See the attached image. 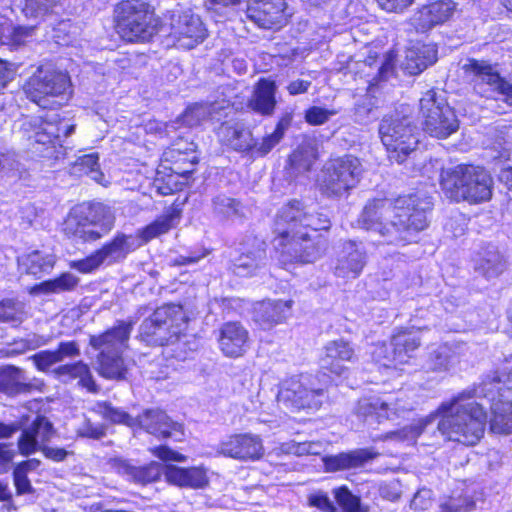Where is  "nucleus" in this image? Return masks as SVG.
Instances as JSON below:
<instances>
[{
	"label": "nucleus",
	"instance_id": "69168bd1",
	"mask_svg": "<svg viewBox=\"0 0 512 512\" xmlns=\"http://www.w3.org/2000/svg\"><path fill=\"white\" fill-rule=\"evenodd\" d=\"M391 351H392V346H391V343H381V344H378L372 355H373V358L375 359V361H377L378 363L382 364L383 366H390L391 364H397L396 363V360H392V357H391Z\"/></svg>",
	"mask_w": 512,
	"mask_h": 512
},
{
	"label": "nucleus",
	"instance_id": "393cba45",
	"mask_svg": "<svg viewBox=\"0 0 512 512\" xmlns=\"http://www.w3.org/2000/svg\"><path fill=\"white\" fill-rule=\"evenodd\" d=\"M457 10L453 0H436L422 6L413 16L412 25L419 32H426L434 26L449 21Z\"/></svg>",
	"mask_w": 512,
	"mask_h": 512
},
{
	"label": "nucleus",
	"instance_id": "412c9836",
	"mask_svg": "<svg viewBox=\"0 0 512 512\" xmlns=\"http://www.w3.org/2000/svg\"><path fill=\"white\" fill-rule=\"evenodd\" d=\"M136 427H140L147 433L157 438H173L177 441L184 435L183 426L174 422L160 409H146L136 417Z\"/></svg>",
	"mask_w": 512,
	"mask_h": 512
},
{
	"label": "nucleus",
	"instance_id": "a211bd4d",
	"mask_svg": "<svg viewBox=\"0 0 512 512\" xmlns=\"http://www.w3.org/2000/svg\"><path fill=\"white\" fill-rule=\"evenodd\" d=\"M217 453L239 461H257L264 455L262 438L252 433H237L224 437L217 445Z\"/></svg>",
	"mask_w": 512,
	"mask_h": 512
},
{
	"label": "nucleus",
	"instance_id": "6e6552de",
	"mask_svg": "<svg viewBox=\"0 0 512 512\" xmlns=\"http://www.w3.org/2000/svg\"><path fill=\"white\" fill-rule=\"evenodd\" d=\"M379 135L389 159L398 164L415 154L420 142L419 128L409 116L384 117L379 124Z\"/></svg>",
	"mask_w": 512,
	"mask_h": 512
},
{
	"label": "nucleus",
	"instance_id": "39448f33",
	"mask_svg": "<svg viewBox=\"0 0 512 512\" xmlns=\"http://www.w3.org/2000/svg\"><path fill=\"white\" fill-rule=\"evenodd\" d=\"M462 69L473 91L486 99L489 109L498 114L512 110V81L502 77L496 66L484 60L467 59Z\"/></svg>",
	"mask_w": 512,
	"mask_h": 512
},
{
	"label": "nucleus",
	"instance_id": "3c124183",
	"mask_svg": "<svg viewBox=\"0 0 512 512\" xmlns=\"http://www.w3.org/2000/svg\"><path fill=\"white\" fill-rule=\"evenodd\" d=\"M172 215L161 217L146 226L140 233L138 239L142 245L151 239L167 233L171 229Z\"/></svg>",
	"mask_w": 512,
	"mask_h": 512
},
{
	"label": "nucleus",
	"instance_id": "f03ea898",
	"mask_svg": "<svg viewBox=\"0 0 512 512\" xmlns=\"http://www.w3.org/2000/svg\"><path fill=\"white\" fill-rule=\"evenodd\" d=\"M478 396L477 388H466L442 402L430 415L431 419L440 417L437 429L446 439L472 446L483 437L487 413L483 404L475 401Z\"/></svg>",
	"mask_w": 512,
	"mask_h": 512
},
{
	"label": "nucleus",
	"instance_id": "f704fd0d",
	"mask_svg": "<svg viewBox=\"0 0 512 512\" xmlns=\"http://www.w3.org/2000/svg\"><path fill=\"white\" fill-rule=\"evenodd\" d=\"M437 61V49L431 44L417 43L409 47L401 61V69L409 75H418Z\"/></svg>",
	"mask_w": 512,
	"mask_h": 512
},
{
	"label": "nucleus",
	"instance_id": "864d4df0",
	"mask_svg": "<svg viewBox=\"0 0 512 512\" xmlns=\"http://www.w3.org/2000/svg\"><path fill=\"white\" fill-rule=\"evenodd\" d=\"M474 507L475 502L468 496H452L440 504L441 512H469Z\"/></svg>",
	"mask_w": 512,
	"mask_h": 512
},
{
	"label": "nucleus",
	"instance_id": "f8f14e48",
	"mask_svg": "<svg viewBox=\"0 0 512 512\" xmlns=\"http://www.w3.org/2000/svg\"><path fill=\"white\" fill-rule=\"evenodd\" d=\"M182 307L167 304L158 307L139 326V338L148 345L163 346L174 342L182 331Z\"/></svg>",
	"mask_w": 512,
	"mask_h": 512
},
{
	"label": "nucleus",
	"instance_id": "dca6fc26",
	"mask_svg": "<svg viewBox=\"0 0 512 512\" xmlns=\"http://www.w3.org/2000/svg\"><path fill=\"white\" fill-rule=\"evenodd\" d=\"M75 131L73 124L56 125L34 117L26 119L22 124L23 137L29 142V146L35 152L43 153L44 150L55 148L56 144L62 146L61 134L67 138Z\"/></svg>",
	"mask_w": 512,
	"mask_h": 512
},
{
	"label": "nucleus",
	"instance_id": "de8ad7c7",
	"mask_svg": "<svg viewBox=\"0 0 512 512\" xmlns=\"http://www.w3.org/2000/svg\"><path fill=\"white\" fill-rule=\"evenodd\" d=\"M98 159L96 153L82 155L76 160L74 169L77 172L89 175L96 182H101L104 175L99 169Z\"/></svg>",
	"mask_w": 512,
	"mask_h": 512
},
{
	"label": "nucleus",
	"instance_id": "f3484780",
	"mask_svg": "<svg viewBox=\"0 0 512 512\" xmlns=\"http://www.w3.org/2000/svg\"><path fill=\"white\" fill-rule=\"evenodd\" d=\"M20 420H23L24 424L20 429L21 435L18 438L17 447L24 457L38 452L42 445H46L57 435L54 424L46 416L37 415L29 422V416L25 415Z\"/></svg>",
	"mask_w": 512,
	"mask_h": 512
},
{
	"label": "nucleus",
	"instance_id": "09e8293b",
	"mask_svg": "<svg viewBox=\"0 0 512 512\" xmlns=\"http://www.w3.org/2000/svg\"><path fill=\"white\" fill-rule=\"evenodd\" d=\"M25 313L23 305L11 299L0 302V322L20 324L23 322Z\"/></svg>",
	"mask_w": 512,
	"mask_h": 512
},
{
	"label": "nucleus",
	"instance_id": "a19ab883",
	"mask_svg": "<svg viewBox=\"0 0 512 512\" xmlns=\"http://www.w3.org/2000/svg\"><path fill=\"white\" fill-rule=\"evenodd\" d=\"M212 212L220 221H229L243 217L242 203L226 194H218L212 198Z\"/></svg>",
	"mask_w": 512,
	"mask_h": 512
},
{
	"label": "nucleus",
	"instance_id": "13d9d810",
	"mask_svg": "<svg viewBox=\"0 0 512 512\" xmlns=\"http://www.w3.org/2000/svg\"><path fill=\"white\" fill-rule=\"evenodd\" d=\"M77 434L83 438L100 440L106 436V426L104 424H95L90 419L85 418L77 429Z\"/></svg>",
	"mask_w": 512,
	"mask_h": 512
},
{
	"label": "nucleus",
	"instance_id": "338daca9",
	"mask_svg": "<svg viewBox=\"0 0 512 512\" xmlns=\"http://www.w3.org/2000/svg\"><path fill=\"white\" fill-rule=\"evenodd\" d=\"M14 457L15 451L12 449V444L0 442V474H5L10 470Z\"/></svg>",
	"mask_w": 512,
	"mask_h": 512
},
{
	"label": "nucleus",
	"instance_id": "7ed1b4c3",
	"mask_svg": "<svg viewBox=\"0 0 512 512\" xmlns=\"http://www.w3.org/2000/svg\"><path fill=\"white\" fill-rule=\"evenodd\" d=\"M440 185L450 200L478 204L490 200L493 180L481 166L459 164L442 169Z\"/></svg>",
	"mask_w": 512,
	"mask_h": 512
},
{
	"label": "nucleus",
	"instance_id": "c756f323",
	"mask_svg": "<svg viewBox=\"0 0 512 512\" xmlns=\"http://www.w3.org/2000/svg\"><path fill=\"white\" fill-rule=\"evenodd\" d=\"M37 388L38 385L26 375L22 368L14 365L0 367V393L8 397H16L29 394Z\"/></svg>",
	"mask_w": 512,
	"mask_h": 512
},
{
	"label": "nucleus",
	"instance_id": "b1692460",
	"mask_svg": "<svg viewBox=\"0 0 512 512\" xmlns=\"http://www.w3.org/2000/svg\"><path fill=\"white\" fill-rule=\"evenodd\" d=\"M356 360L357 355L349 342L344 339L332 340L324 347L320 368L339 377L347 372L346 363H354Z\"/></svg>",
	"mask_w": 512,
	"mask_h": 512
},
{
	"label": "nucleus",
	"instance_id": "5701e85b",
	"mask_svg": "<svg viewBox=\"0 0 512 512\" xmlns=\"http://www.w3.org/2000/svg\"><path fill=\"white\" fill-rule=\"evenodd\" d=\"M170 35L180 47L192 49L206 37V29L199 16L184 12L171 21Z\"/></svg>",
	"mask_w": 512,
	"mask_h": 512
},
{
	"label": "nucleus",
	"instance_id": "e2e57ef3",
	"mask_svg": "<svg viewBox=\"0 0 512 512\" xmlns=\"http://www.w3.org/2000/svg\"><path fill=\"white\" fill-rule=\"evenodd\" d=\"M59 361L63 362L66 359H73L79 357L81 354L80 346L76 341H62L55 349Z\"/></svg>",
	"mask_w": 512,
	"mask_h": 512
},
{
	"label": "nucleus",
	"instance_id": "6e6d98bb",
	"mask_svg": "<svg viewBox=\"0 0 512 512\" xmlns=\"http://www.w3.org/2000/svg\"><path fill=\"white\" fill-rule=\"evenodd\" d=\"M315 155L312 151L299 148L290 156L291 166L298 172L309 171L314 163Z\"/></svg>",
	"mask_w": 512,
	"mask_h": 512
},
{
	"label": "nucleus",
	"instance_id": "79ce46f5",
	"mask_svg": "<svg viewBox=\"0 0 512 512\" xmlns=\"http://www.w3.org/2000/svg\"><path fill=\"white\" fill-rule=\"evenodd\" d=\"M492 418L490 429L494 433L509 434L512 432V402L498 400L491 404Z\"/></svg>",
	"mask_w": 512,
	"mask_h": 512
},
{
	"label": "nucleus",
	"instance_id": "774afa93",
	"mask_svg": "<svg viewBox=\"0 0 512 512\" xmlns=\"http://www.w3.org/2000/svg\"><path fill=\"white\" fill-rule=\"evenodd\" d=\"M13 481L18 495L31 494L34 488L27 475L23 472L13 471Z\"/></svg>",
	"mask_w": 512,
	"mask_h": 512
},
{
	"label": "nucleus",
	"instance_id": "2f4dec72",
	"mask_svg": "<svg viewBox=\"0 0 512 512\" xmlns=\"http://www.w3.org/2000/svg\"><path fill=\"white\" fill-rule=\"evenodd\" d=\"M220 142L239 153H249L253 145V135L244 124L226 121L217 129Z\"/></svg>",
	"mask_w": 512,
	"mask_h": 512
},
{
	"label": "nucleus",
	"instance_id": "a878e982",
	"mask_svg": "<svg viewBox=\"0 0 512 512\" xmlns=\"http://www.w3.org/2000/svg\"><path fill=\"white\" fill-rule=\"evenodd\" d=\"M352 413L359 422L373 426L398 415V408L388 400L372 396L359 399Z\"/></svg>",
	"mask_w": 512,
	"mask_h": 512
},
{
	"label": "nucleus",
	"instance_id": "680f3d73",
	"mask_svg": "<svg viewBox=\"0 0 512 512\" xmlns=\"http://www.w3.org/2000/svg\"><path fill=\"white\" fill-rule=\"evenodd\" d=\"M398 345L406 348L411 355L421 345V339L417 332L409 330H401L397 332Z\"/></svg>",
	"mask_w": 512,
	"mask_h": 512
},
{
	"label": "nucleus",
	"instance_id": "0eeeda50",
	"mask_svg": "<svg viewBox=\"0 0 512 512\" xmlns=\"http://www.w3.org/2000/svg\"><path fill=\"white\" fill-rule=\"evenodd\" d=\"M115 216L103 203L82 204L68 214L63 232L69 238L82 242H94L102 238L114 226Z\"/></svg>",
	"mask_w": 512,
	"mask_h": 512
},
{
	"label": "nucleus",
	"instance_id": "e433bc0d",
	"mask_svg": "<svg viewBox=\"0 0 512 512\" xmlns=\"http://www.w3.org/2000/svg\"><path fill=\"white\" fill-rule=\"evenodd\" d=\"M276 90L275 81L266 78L259 79L248 101V107L261 115H272L276 107Z\"/></svg>",
	"mask_w": 512,
	"mask_h": 512
},
{
	"label": "nucleus",
	"instance_id": "6ab92c4d",
	"mask_svg": "<svg viewBox=\"0 0 512 512\" xmlns=\"http://www.w3.org/2000/svg\"><path fill=\"white\" fill-rule=\"evenodd\" d=\"M392 201L389 199H373L367 202L358 217V225L367 231L378 233L386 244L389 243V234L392 227L384 221L392 219Z\"/></svg>",
	"mask_w": 512,
	"mask_h": 512
},
{
	"label": "nucleus",
	"instance_id": "bb28decb",
	"mask_svg": "<svg viewBox=\"0 0 512 512\" xmlns=\"http://www.w3.org/2000/svg\"><path fill=\"white\" fill-rule=\"evenodd\" d=\"M108 465L114 472L125 477L128 481L140 485L155 482L162 473L164 474V470H162L161 465L157 462L136 466L130 460L114 457L109 459Z\"/></svg>",
	"mask_w": 512,
	"mask_h": 512
},
{
	"label": "nucleus",
	"instance_id": "ea45409f",
	"mask_svg": "<svg viewBox=\"0 0 512 512\" xmlns=\"http://www.w3.org/2000/svg\"><path fill=\"white\" fill-rule=\"evenodd\" d=\"M55 256L34 250L18 259L20 269L26 274L41 277L49 273L55 265Z\"/></svg>",
	"mask_w": 512,
	"mask_h": 512
},
{
	"label": "nucleus",
	"instance_id": "72a5a7b5",
	"mask_svg": "<svg viewBox=\"0 0 512 512\" xmlns=\"http://www.w3.org/2000/svg\"><path fill=\"white\" fill-rule=\"evenodd\" d=\"M248 331L239 322H227L219 331V347L228 357L242 356L246 350Z\"/></svg>",
	"mask_w": 512,
	"mask_h": 512
},
{
	"label": "nucleus",
	"instance_id": "bf43d9fd",
	"mask_svg": "<svg viewBox=\"0 0 512 512\" xmlns=\"http://www.w3.org/2000/svg\"><path fill=\"white\" fill-rule=\"evenodd\" d=\"M337 113L335 110H329L319 106H312L305 111V121L313 126L325 124L330 117Z\"/></svg>",
	"mask_w": 512,
	"mask_h": 512
},
{
	"label": "nucleus",
	"instance_id": "0e129e2a",
	"mask_svg": "<svg viewBox=\"0 0 512 512\" xmlns=\"http://www.w3.org/2000/svg\"><path fill=\"white\" fill-rule=\"evenodd\" d=\"M47 459L54 462H63L69 455H72V451H68L65 448L55 447L49 445H42L39 450Z\"/></svg>",
	"mask_w": 512,
	"mask_h": 512
},
{
	"label": "nucleus",
	"instance_id": "2eb2a0df",
	"mask_svg": "<svg viewBox=\"0 0 512 512\" xmlns=\"http://www.w3.org/2000/svg\"><path fill=\"white\" fill-rule=\"evenodd\" d=\"M140 246L142 242L137 236L117 233L102 248L84 259L73 261L70 266L81 273H90L103 264L110 266L124 261L129 253Z\"/></svg>",
	"mask_w": 512,
	"mask_h": 512
},
{
	"label": "nucleus",
	"instance_id": "a18cd8bd",
	"mask_svg": "<svg viewBox=\"0 0 512 512\" xmlns=\"http://www.w3.org/2000/svg\"><path fill=\"white\" fill-rule=\"evenodd\" d=\"M212 111V104H194L184 111L179 117V121L188 127L198 126L211 118Z\"/></svg>",
	"mask_w": 512,
	"mask_h": 512
},
{
	"label": "nucleus",
	"instance_id": "aec40b11",
	"mask_svg": "<svg viewBox=\"0 0 512 512\" xmlns=\"http://www.w3.org/2000/svg\"><path fill=\"white\" fill-rule=\"evenodd\" d=\"M284 0H248L246 16L263 29L280 28L286 23Z\"/></svg>",
	"mask_w": 512,
	"mask_h": 512
},
{
	"label": "nucleus",
	"instance_id": "8fccbe9b",
	"mask_svg": "<svg viewBox=\"0 0 512 512\" xmlns=\"http://www.w3.org/2000/svg\"><path fill=\"white\" fill-rule=\"evenodd\" d=\"M333 492L337 503L344 512H367L362 507L360 498L352 494L347 487L336 488Z\"/></svg>",
	"mask_w": 512,
	"mask_h": 512
},
{
	"label": "nucleus",
	"instance_id": "603ef678",
	"mask_svg": "<svg viewBox=\"0 0 512 512\" xmlns=\"http://www.w3.org/2000/svg\"><path fill=\"white\" fill-rule=\"evenodd\" d=\"M353 117L356 123L368 125L378 119V114L372 101L366 98L355 105Z\"/></svg>",
	"mask_w": 512,
	"mask_h": 512
},
{
	"label": "nucleus",
	"instance_id": "9b49d317",
	"mask_svg": "<svg viewBox=\"0 0 512 512\" xmlns=\"http://www.w3.org/2000/svg\"><path fill=\"white\" fill-rule=\"evenodd\" d=\"M363 172L361 160L352 154L330 159L323 169L321 191L327 197L347 196L359 184Z\"/></svg>",
	"mask_w": 512,
	"mask_h": 512
},
{
	"label": "nucleus",
	"instance_id": "423d86ee",
	"mask_svg": "<svg viewBox=\"0 0 512 512\" xmlns=\"http://www.w3.org/2000/svg\"><path fill=\"white\" fill-rule=\"evenodd\" d=\"M133 322L117 321L116 325L100 335L90 336L89 344L99 351V373L111 380H124L128 368L122 357L128 346Z\"/></svg>",
	"mask_w": 512,
	"mask_h": 512
},
{
	"label": "nucleus",
	"instance_id": "20e7f679",
	"mask_svg": "<svg viewBox=\"0 0 512 512\" xmlns=\"http://www.w3.org/2000/svg\"><path fill=\"white\" fill-rule=\"evenodd\" d=\"M432 206L431 197L419 193L399 196L392 201L390 226L393 231L389 234V243L404 246L417 242L419 233L429 225Z\"/></svg>",
	"mask_w": 512,
	"mask_h": 512
},
{
	"label": "nucleus",
	"instance_id": "1a4fd4ad",
	"mask_svg": "<svg viewBox=\"0 0 512 512\" xmlns=\"http://www.w3.org/2000/svg\"><path fill=\"white\" fill-rule=\"evenodd\" d=\"M326 382L310 374L290 377L281 382L277 401L291 412L317 410L327 398Z\"/></svg>",
	"mask_w": 512,
	"mask_h": 512
},
{
	"label": "nucleus",
	"instance_id": "58836bf2",
	"mask_svg": "<svg viewBox=\"0 0 512 512\" xmlns=\"http://www.w3.org/2000/svg\"><path fill=\"white\" fill-rule=\"evenodd\" d=\"M166 480L174 485L189 488H202L208 483L206 472L201 468H181L167 465L164 469Z\"/></svg>",
	"mask_w": 512,
	"mask_h": 512
},
{
	"label": "nucleus",
	"instance_id": "5fc2aeb1",
	"mask_svg": "<svg viewBox=\"0 0 512 512\" xmlns=\"http://www.w3.org/2000/svg\"><path fill=\"white\" fill-rule=\"evenodd\" d=\"M283 138L274 131L262 138L260 142H257L253 138V145L249 153L252 155L263 157L272 151V149L280 143Z\"/></svg>",
	"mask_w": 512,
	"mask_h": 512
},
{
	"label": "nucleus",
	"instance_id": "4c0bfd02",
	"mask_svg": "<svg viewBox=\"0 0 512 512\" xmlns=\"http://www.w3.org/2000/svg\"><path fill=\"white\" fill-rule=\"evenodd\" d=\"M53 375L63 382L78 379L79 385L91 393H98L100 388L96 384L89 366L83 361L60 365L52 370Z\"/></svg>",
	"mask_w": 512,
	"mask_h": 512
},
{
	"label": "nucleus",
	"instance_id": "4d7b16f0",
	"mask_svg": "<svg viewBox=\"0 0 512 512\" xmlns=\"http://www.w3.org/2000/svg\"><path fill=\"white\" fill-rule=\"evenodd\" d=\"M30 359L33 361L36 368L41 372H49L51 367L60 363L58 355L55 350H42L32 355Z\"/></svg>",
	"mask_w": 512,
	"mask_h": 512
},
{
	"label": "nucleus",
	"instance_id": "49530a36",
	"mask_svg": "<svg viewBox=\"0 0 512 512\" xmlns=\"http://www.w3.org/2000/svg\"><path fill=\"white\" fill-rule=\"evenodd\" d=\"M61 0H24L22 11L28 18L49 16Z\"/></svg>",
	"mask_w": 512,
	"mask_h": 512
},
{
	"label": "nucleus",
	"instance_id": "4be33fe9",
	"mask_svg": "<svg viewBox=\"0 0 512 512\" xmlns=\"http://www.w3.org/2000/svg\"><path fill=\"white\" fill-rule=\"evenodd\" d=\"M366 263L367 254L362 245L346 241L337 252L334 275L342 279H355L361 274Z\"/></svg>",
	"mask_w": 512,
	"mask_h": 512
},
{
	"label": "nucleus",
	"instance_id": "7c9ffc66",
	"mask_svg": "<svg viewBox=\"0 0 512 512\" xmlns=\"http://www.w3.org/2000/svg\"><path fill=\"white\" fill-rule=\"evenodd\" d=\"M507 260L497 246L482 247L474 260L475 272L487 280L498 278L506 269Z\"/></svg>",
	"mask_w": 512,
	"mask_h": 512
},
{
	"label": "nucleus",
	"instance_id": "c85d7f7f",
	"mask_svg": "<svg viewBox=\"0 0 512 512\" xmlns=\"http://www.w3.org/2000/svg\"><path fill=\"white\" fill-rule=\"evenodd\" d=\"M265 259V243L257 238H251L249 247L243 246L241 253L232 259L231 269L237 276H251L264 264Z\"/></svg>",
	"mask_w": 512,
	"mask_h": 512
},
{
	"label": "nucleus",
	"instance_id": "ddd939ff",
	"mask_svg": "<svg viewBox=\"0 0 512 512\" xmlns=\"http://www.w3.org/2000/svg\"><path fill=\"white\" fill-rule=\"evenodd\" d=\"M71 80L67 72L52 63L39 65L24 85L27 97L46 108L50 98L70 93Z\"/></svg>",
	"mask_w": 512,
	"mask_h": 512
},
{
	"label": "nucleus",
	"instance_id": "4468645a",
	"mask_svg": "<svg viewBox=\"0 0 512 512\" xmlns=\"http://www.w3.org/2000/svg\"><path fill=\"white\" fill-rule=\"evenodd\" d=\"M423 129L431 137L446 139L459 129V120L445 97L435 90H428L420 99Z\"/></svg>",
	"mask_w": 512,
	"mask_h": 512
},
{
	"label": "nucleus",
	"instance_id": "cd10ccee",
	"mask_svg": "<svg viewBox=\"0 0 512 512\" xmlns=\"http://www.w3.org/2000/svg\"><path fill=\"white\" fill-rule=\"evenodd\" d=\"M467 345L452 342L441 345L429 352L423 368L427 372L445 373L458 364L466 355Z\"/></svg>",
	"mask_w": 512,
	"mask_h": 512
},
{
	"label": "nucleus",
	"instance_id": "473e14b6",
	"mask_svg": "<svg viewBox=\"0 0 512 512\" xmlns=\"http://www.w3.org/2000/svg\"><path fill=\"white\" fill-rule=\"evenodd\" d=\"M291 301L265 300L255 304L253 320L263 329L282 323L289 316Z\"/></svg>",
	"mask_w": 512,
	"mask_h": 512
},
{
	"label": "nucleus",
	"instance_id": "c03bdc74",
	"mask_svg": "<svg viewBox=\"0 0 512 512\" xmlns=\"http://www.w3.org/2000/svg\"><path fill=\"white\" fill-rule=\"evenodd\" d=\"M79 284V278L72 273H62L59 277L44 281L33 288L34 293L59 294L74 290Z\"/></svg>",
	"mask_w": 512,
	"mask_h": 512
},
{
	"label": "nucleus",
	"instance_id": "37998d69",
	"mask_svg": "<svg viewBox=\"0 0 512 512\" xmlns=\"http://www.w3.org/2000/svg\"><path fill=\"white\" fill-rule=\"evenodd\" d=\"M90 411L113 424H124L131 428L136 427V417H132L123 409L113 406L110 402L96 401L90 407Z\"/></svg>",
	"mask_w": 512,
	"mask_h": 512
},
{
	"label": "nucleus",
	"instance_id": "052dcab7",
	"mask_svg": "<svg viewBox=\"0 0 512 512\" xmlns=\"http://www.w3.org/2000/svg\"><path fill=\"white\" fill-rule=\"evenodd\" d=\"M307 502L309 506L315 507L323 512H336L335 505L324 491L317 490L310 493L307 497Z\"/></svg>",
	"mask_w": 512,
	"mask_h": 512
},
{
	"label": "nucleus",
	"instance_id": "9d476101",
	"mask_svg": "<svg viewBox=\"0 0 512 512\" xmlns=\"http://www.w3.org/2000/svg\"><path fill=\"white\" fill-rule=\"evenodd\" d=\"M117 33L128 42H144L157 32L149 5L138 0H126L115 8Z\"/></svg>",
	"mask_w": 512,
	"mask_h": 512
},
{
	"label": "nucleus",
	"instance_id": "f257e3e1",
	"mask_svg": "<svg viewBox=\"0 0 512 512\" xmlns=\"http://www.w3.org/2000/svg\"><path fill=\"white\" fill-rule=\"evenodd\" d=\"M330 226V218L322 210L301 200H290L275 215L274 247L284 262L312 263L321 257L323 249L311 233Z\"/></svg>",
	"mask_w": 512,
	"mask_h": 512
},
{
	"label": "nucleus",
	"instance_id": "c9c22d12",
	"mask_svg": "<svg viewBox=\"0 0 512 512\" xmlns=\"http://www.w3.org/2000/svg\"><path fill=\"white\" fill-rule=\"evenodd\" d=\"M378 455L379 453L371 448L355 449L326 457L324 463L327 471L337 472L361 468Z\"/></svg>",
	"mask_w": 512,
	"mask_h": 512
}]
</instances>
